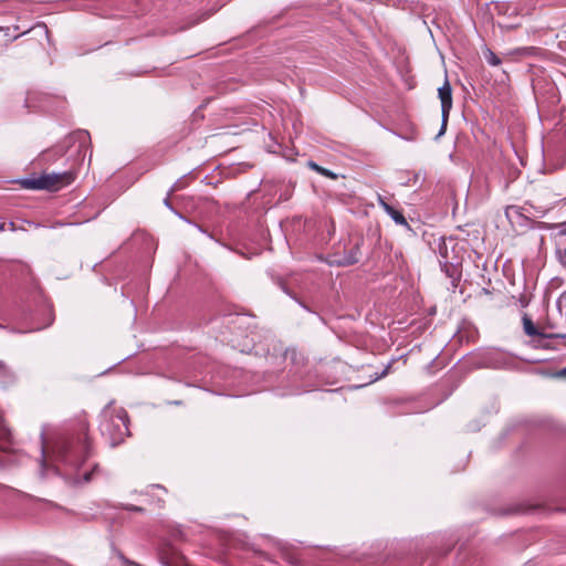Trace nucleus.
<instances>
[{"instance_id":"obj_11","label":"nucleus","mask_w":566,"mask_h":566,"mask_svg":"<svg viewBox=\"0 0 566 566\" xmlns=\"http://www.w3.org/2000/svg\"><path fill=\"white\" fill-rule=\"evenodd\" d=\"M483 56L485 61L492 66H497L502 62L501 59L489 48L483 50Z\"/></svg>"},{"instance_id":"obj_6","label":"nucleus","mask_w":566,"mask_h":566,"mask_svg":"<svg viewBox=\"0 0 566 566\" xmlns=\"http://www.w3.org/2000/svg\"><path fill=\"white\" fill-rule=\"evenodd\" d=\"M378 205L385 210V212L399 226H403L410 229L409 223L407 222L403 214L395 209L391 205H389L382 196H377Z\"/></svg>"},{"instance_id":"obj_18","label":"nucleus","mask_w":566,"mask_h":566,"mask_svg":"<svg viewBox=\"0 0 566 566\" xmlns=\"http://www.w3.org/2000/svg\"><path fill=\"white\" fill-rule=\"evenodd\" d=\"M120 559L123 560V563L125 565H128V566H139L138 564L134 563V562H130L128 560L127 558H125L124 556H120Z\"/></svg>"},{"instance_id":"obj_12","label":"nucleus","mask_w":566,"mask_h":566,"mask_svg":"<svg viewBox=\"0 0 566 566\" xmlns=\"http://www.w3.org/2000/svg\"><path fill=\"white\" fill-rule=\"evenodd\" d=\"M307 165H308V167H310L311 169H313V170L317 171L318 174H321V175H323V176H325V177H328V178H331V179H336V178H337V175H336V174H334L333 171H331V170H328V169H326V168H323V167L318 166L316 163H314V161H312V160H311V161H308V164H307Z\"/></svg>"},{"instance_id":"obj_3","label":"nucleus","mask_w":566,"mask_h":566,"mask_svg":"<svg viewBox=\"0 0 566 566\" xmlns=\"http://www.w3.org/2000/svg\"><path fill=\"white\" fill-rule=\"evenodd\" d=\"M99 430L111 447H116L129 434L128 415L123 408L106 406L102 411Z\"/></svg>"},{"instance_id":"obj_1","label":"nucleus","mask_w":566,"mask_h":566,"mask_svg":"<svg viewBox=\"0 0 566 566\" xmlns=\"http://www.w3.org/2000/svg\"><path fill=\"white\" fill-rule=\"evenodd\" d=\"M43 460L48 457L56 455L64 458H73L74 460H86L95 457L93 443L87 433V426L80 423L76 431L59 433L49 446L45 440V431L41 432Z\"/></svg>"},{"instance_id":"obj_20","label":"nucleus","mask_w":566,"mask_h":566,"mask_svg":"<svg viewBox=\"0 0 566 566\" xmlns=\"http://www.w3.org/2000/svg\"><path fill=\"white\" fill-rule=\"evenodd\" d=\"M558 375H559L560 377H565V378H566V367H565V368H563V369L558 373Z\"/></svg>"},{"instance_id":"obj_24","label":"nucleus","mask_w":566,"mask_h":566,"mask_svg":"<svg viewBox=\"0 0 566 566\" xmlns=\"http://www.w3.org/2000/svg\"><path fill=\"white\" fill-rule=\"evenodd\" d=\"M9 227H10V230L14 231L15 230V227H14V223L13 222H10L9 223Z\"/></svg>"},{"instance_id":"obj_23","label":"nucleus","mask_w":566,"mask_h":566,"mask_svg":"<svg viewBox=\"0 0 566 566\" xmlns=\"http://www.w3.org/2000/svg\"><path fill=\"white\" fill-rule=\"evenodd\" d=\"M153 489H157V490H163V491H165V489H164L161 485H153Z\"/></svg>"},{"instance_id":"obj_27","label":"nucleus","mask_w":566,"mask_h":566,"mask_svg":"<svg viewBox=\"0 0 566 566\" xmlns=\"http://www.w3.org/2000/svg\"><path fill=\"white\" fill-rule=\"evenodd\" d=\"M0 328H3V326L0 324Z\"/></svg>"},{"instance_id":"obj_25","label":"nucleus","mask_w":566,"mask_h":566,"mask_svg":"<svg viewBox=\"0 0 566 566\" xmlns=\"http://www.w3.org/2000/svg\"><path fill=\"white\" fill-rule=\"evenodd\" d=\"M165 205L170 208V203H169V199L168 198L165 199Z\"/></svg>"},{"instance_id":"obj_7","label":"nucleus","mask_w":566,"mask_h":566,"mask_svg":"<svg viewBox=\"0 0 566 566\" xmlns=\"http://www.w3.org/2000/svg\"><path fill=\"white\" fill-rule=\"evenodd\" d=\"M360 242H356L353 248L348 251V253L340 260L338 263L340 265H352L359 261L360 259Z\"/></svg>"},{"instance_id":"obj_14","label":"nucleus","mask_w":566,"mask_h":566,"mask_svg":"<svg viewBox=\"0 0 566 566\" xmlns=\"http://www.w3.org/2000/svg\"><path fill=\"white\" fill-rule=\"evenodd\" d=\"M70 138L78 142L81 148L90 140V135L87 132L81 130L73 134Z\"/></svg>"},{"instance_id":"obj_22","label":"nucleus","mask_w":566,"mask_h":566,"mask_svg":"<svg viewBox=\"0 0 566 566\" xmlns=\"http://www.w3.org/2000/svg\"><path fill=\"white\" fill-rule=\"evenodd\" d=\"M161 559H163V564H164L165 566H171V565H170V562L166 560V559H165V557H161Z\"/></svg>"},{"instance_id":"obj_16","label":"nucleus","mask_w":566,"mask_h":566,"mask_svg":"<svg viewBox=\"0 0 566 566\" xmlns=\"http://www.w3.org/2000/svg\"><path fill=\"white\" fill-rule=\"evenodd\" d=\"M559 261H560L562 265H563L564 268H566V249H565L563 252H560V254H559Z\"/></svg>"},{"instance_id":"obj_10","label":"nucleus","mask_w":566,"mask_h":566,"mask_svg":"<svg viewBox=\"0 0 566 566\" xmlns=\"http://www.w3.org/2000/svg\"><path fill=\"white\" fill-rule=\"evenodd\" d=\"M0 381L10 384L14 381V375L12 370L7 366L3 360H0Z\"/></svg>"},{"instance_id":"obj_15","label":"nucleus","mask_w":566,"mask_h":566,"mask_svg":"<svg viewBox=\"0 0 566 566\" xmlns=\"http://www.w3.org/2000/svg\"><path fill=\"white\" fill-rule=\"evenodd\" d=\"M123 509L127 511L142 512L143 507L136 505H124Z\"/></svg>"},{"instance_id":"obj_4","label":"nucleus","mask_w":566,"mask_h":566,"mask_svg":"<svg viewBox=\"0 0 566 566\" xmlns=\"http://www.w3.org/2000/svg\"><path fill=\"white\" fill-rule=\"evenodd\" d=\"M76 178L74 170L63 172L42 174L35 178H28L22 181L24 188L57 191L63 187L71 185Z\"/></svg>"},{"instance_id":"obj_19","label":"nucleus","mask_w":566,"mask_h":566,"mask_svg":"<svg viewBox=\"0 0 566 566\" xmlns=\"http://www.w3.org/2000/svg\"><path fill=\"white\" fill-rule=\"evenodd\" d=\"M548 337L566 338V333H555V334L548 335Z\"/></svg>"},{"instance_id":"obj_9","label":"nucleus","mask_w":566,"mask_h":566,"mask_svg":"<svg viewBox=\"0 0 566 566\" xmlns=\"http://www.w3.org/2000/svg\"><path fill=\"white\" fill-rule=\"evenodd\" d=\"M522 322H523V328H524V332L526 335H528V336H545L537 329V327L534 325L533 321L527 315L523 316Z\"/></svg>"},{"instance_id":"obj_13","label":"nucleus","mask_w":566,"mask_h":566,"mask_svg":"<svg viewBox=\"0 0 566 566\" xmlns=\"http://www.w3.org/2000/svg\"><path fill=\"white\" fill-rule=\"evenodd\" d=\"M10 429L4 423L3 417L0 413V441L7 442L10 439Z\"/></svg>"},{"instance_id":"obj_8","label":"nucleus","mask_w":566,"mask_h":566,"mask_svg":"<svg viewBox=\"0 0 566 566\" xmlns=\"http://www.w3.org/2000/svg\"><path fill=\"white\" fill-rule=\"evenodd\" d=\"M65 154V149L62 146L53 147L52 149H49L44 151L41 155V159L45 163H49L51 160H55L59 157H62Z\"/></svg>"},{"instance_id":"obj_17","label":"nucleus","mask_w":566,"mask_h":566,"mask_svg":"<svg viewBox=\"0 0 566 566\" xmlns=\"http://www.w3.org/2000/svg\"><path fill=\"white\" fill-rule=\"evenodd\" d=\"M557 228H559V233L563 234V235H566V223H559L556 226Z\"/></svg>"},{"instance_id":"obj_2","label":"nucleus","mask_w":566,"mask_h":566,"mask_svg":"<svg viewBox=\"0 0 566 566\" xmlns=\"http://www.w3.org/2000/svg\"><path fill=\"white\" fill-rule=\"evenodd\" d=\"M40 462L42 478L61 476L71 485L90 482L98 473V465L93 462Z\"/></svg>"},{"instance_id":"obj_21","label":"nucleus","mask_w":566,"mask_h":566,"mask_svg":"<svg viewBox=\"0 0 566 566\" xmlns=\"http://www.w3.org/2000/svg\"><path fill=\"white\" fill-rule=\"evenodd\" d=\"M6 222L0 218V231L4 230Z\"/></svg>"},{"instance_id":"obj_5","label":"nucleus","mask_w":566,"mask_h":566,"mask_svg":"<svg viewBox=\"0 0 566 566\" xmlns=\"http://www.w3.org/2000/svg\"><path fill=\"white\" fill-rule=\"evenodd\" d=\"M438 95L441 101V128L438 136H441L446 133L448 118L450 111L452 108V88L448 80L443 83L441 87L438 90Z\"/></svg>"},{"instance_id":"obj_26","label":"nucleus","mask_w":566,"mask_h":566,"mask_svg":"<svg viewBox=\"0 0 566 566\" xmlns=\"http://www.w3.org/2000/svg\"><path fill=\"white\" fill-rule=\"evenodd\" d=\"M177 189H178V186H177V185H175V186L172 187V190H177Z\"/></svg>"}]
</instances>
